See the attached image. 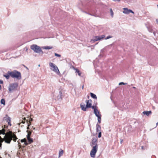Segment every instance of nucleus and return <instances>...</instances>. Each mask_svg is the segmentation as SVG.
Listing matches in <instances>:
<instances>
[{
    "instance_id": "obj_1",
    "label": "nucleus",
    "mask_w": 158,
    "mask_h": 158,
    "mask_svg": "<svg viewBox=\"0 0 158 158\" xmlns=\"http://www.w3.org/2000/svg\"><path fill=\"white\" fill-rule=\"evenodd\" d=\"M49 13L52 20L54 19H63L68 16L67 13L60 9L51 7L49 10Z\"/></svg>"
},
{
    "instance_id": "obj_2",
    "label": "nucleus",
    "mask_w": 158,
    "mask_h": 158,
    "mask_svg": "<svg viewBox=\"0 0 158 158\" xmlns=\"http://www.w3.org/2000/svg\"><path fill=\"white\" fill-rule=\"evenodd\" d=\"M5 137L4 138L5 142L8 143H10L12 139L14 141L16 142L18 139L16 135L13 133L12 131H9L7 132V135L5 136Z\"/></svg>"
},
{
    "instance_id": "obj_3",
    "label": "nucleus",
    "mask_w": 158,
    "mask_h": 158,
    "mask_svg": "<svg viewBox=\"0 0 158 158\" xmlns=\"http://www.w3.org/2000/svg\"><path fill=\"white\" fill-rule=\"evenodd\" d=\"M8 73L10 74V76L13 78H15L18 80H20L22 78L21 73L16 70L10 72L8 71Z\"/></svg>"
},
{
    "instance_id": "obj_4",
    "label": "nucleus",
    "mask_w": 158,
    "mask_h": 158,
    "mask_svg": "<svg viewBox=\"0 0 158 158\" xmlns=\"http://www.w3.org/2000/svg\"><path fill=\"white\" fill-rule=\"evenodd\" d=\"M31 48L35 53H39L41 52L42 54L43 53L40 47L36 44L31 45Z\"/></svg>"
},
{
    "instance_id": "obj_5",
    "label": "nucleus",
    "mask_w": 158,
    "mask_h": 158,
    "mask_svg": "<svg viewBox=\"0 0 158 158\" xmlns=\"http://www.w3.org/2000/svg\"><path fill=\"white\" fill-rule=\"evenodd\" d=\"M18 86V84L17 83H14L10 84L8 90L10 93L17 90Z\"/></svg>"
},
{
    "instance_id": "obj_6",
    "label": "nucleus",
    "mask_w": 158,
    "mask_h": 158,
    "mask_svg": "<svg viewBox=\"0 0 158 158\" xmlns=\"http://www.w3.org/2000/svg\"><path fill=\"white\" fill-rule=\"evenodd\" d=\"M49 65L50 67V69L53 71L55 72L57 74H59L60 71L58 69L57 67L54 64L50 62L49 64Z\"/></svg>"
},
{
    "instance_id": "obj_7",
    "label": "nucleus",
    "mask_w": 158,
    "mask_h": 158,
    "mask_svg": "<svg viewBox=\"0 0 158 158\" xmlns=\"http://www.w3.org/2000/svg\"><path fill=\"white\" fill-rule=\"evenodd\" d=\"M85 102L86 103V106L83 103H81L80 104V107L81 108V110L85 111L86 110V109L87 108H90L91 107L92 105V104L90 103L88 101H86Z\"/></svg>"
},
{
    "instance_id": "obj_8",
    "label": "nucleus",
    "mask_w": 158,
    "mask_h": 158,
    "mask_svg": "<svg viewBox=\"0 0 158 158\" xmlns=\"http://www.w3.org/2000/svg\"><path fill=\"white\" fill-rule=\"evenodd\" d=\"M92 148L90 152V155L91 157L94 158L96 153L98 151V146H91Z\"/></svg>"
},
{
    "instance_id": "obj_9",
    "label": "nucleus",
    "mask_w": 158,
    "mask_h": 158,
    "mask_svg": "<svg viewBox=\"0 0 158 158\" xmlns=\"http://www.w3.org/2000/svg\"><path fill=\"white\" fill-rule=\"evenodd\" d=\"M105 37V35H102L99 36H95L93 38V39H92L91 42L92 43H94L96 41L100 40L103 39Z\"/></svg>"
},
{
    "instance_id": "obj_10",
    "label": "nucleus",
    "mask_w": 158,
    "mask_h": 158,
    "mask_svg": "<svg viewBox=\"0 0 158 158\" xmlns=\"http://www.w3.org/2000/svg\"><path fill=\"white\" fill-rule=\"evenodd\" d=\"M55 95L56 97V99L58 100H62V93L61 91H59L58 92H56Z\"/></svg>"
},
{
    "instance_id": "obj_11",
    "label": "nucleus",
    "mask_w": 158,
    "mask_h": 158,
    "mask_svg": "<svg viewBox=\"0 0 158 158\" xmlns=\"http://www.w3.org/2000/svg\"><path fill=\"white\" fill-rule=\"evenodd\" d=\"M91 146H94V145L98 146V140L94 137L92 138L91 142L90 143Z\"/></svg>"
},
{
    "instance_id": "obj_12",
    "label": "nucleus",
    "mask_w": 158,
    "mask_h": 158,
    "mask_svg": "<svg viewBox=\"0 0 158 158\" xmlns=\"http://www.w3.org/2000/svg\"><path fill=\"white\" fill-rule=\"evenodd\" d=\"M123 13L124 14H128L130 13L134 14V12H133L132 10L128 9L127 8H123Z\"/></svg>"
},
{
    "instance_id": "obj_13",
    "label": "nucleus",
    "mask_w": 158,
    "mask_h": 158,
    "mask_svg": "<svg viewBox=\"0 0 158 158\" xmlns=\"http://www.w3.org/2000/svg\"><path fill=\"white\" fill-rule=\"evenodd\" d=\"M3 120L4 121H6V122L8 123V125L10 126H11V124L10 123V118L7 116H6L4 118Z\"/></svg>"
},
{
    "instance_id": "obj_14",
    "label": "nucleus",
    "mask_w": 158,
    "mask_h": 158,
    "mask_svg": "<svg viewBox=\"0 0 158 158\" xmlns=\"http://www.w3.org/2000/svg\"><path fill=\"white\" fill-rule=\"evenodd\" d=\"M147 27L148 28V30L150 32H153L154 31L152 28V26L150 24L147 25L146 24Z\"/></svg>"
},
{
    "instance_id": "obj_15",
    "label": "nucleus",
    "mask_w": 158,
    "mask_h": 158,
    "mask_svg": "<svg viewBox=\"0 0 158 158\" xmlns=\"http://www.w3.org/2000/svg\"><path fill=\"white\" fill-rule=\"evenodd\" d=\"M72 68H73L75 70V73H77L78 75L79 76H81V73L80 72V71L78 69H77V68H75L74 67H73V66H72Z\"/></svg>"
},
{
    "instance_id": "obj_16",
    "label": "nucleus",
    "mask_w": 158,
    "mask_h": 158,
    "mask_svg": "<svg viewBox=\"0 0 158 158\" xmlns=\"http://www.w3.org/2000/svg\"><path fill=\"white\" fill-rule=\"evenodd\" d=\"M152 112L151 111H144L143 112V113L144 115H146L147 116H148L150 114H151Z\"/></svg>"
},
{
    "instance_id": "obj_17",
    "label": "nucleus",
    "mask_w": 158,
    "mask_h": 158,
    "mask_svg": "<svg viewBox=\"0 0 158 158\" xmlns=\"http://www.w3.org/2000/svg\"><path fill=\"white\" fill-rule=\"evenodd\" d=\"M101 130V127L100 125L97 124H96V131L98 132L99 131H100Z\"/></svg>"
},
{
    "instance_id": "obj_18",
    "label": "nucleus",
    "mask_w": 158,
    "mask_h": 158,
    "mask_svg": "<svg viewBox=\"0 0 158 158\" xmlns=\"http://www.w3.org/2000/svg\"><path fill=\"white\" fill-rule=\"evenodd\" d=\"M94 113L96 116L97 117L101 115H99V112L98 111V110H95V111H94Z\"/></svg>"
},
{
    "instance_id": "obj_19",
    "label": "nucleus",
    "mask_w": 158,
    "mask_h": 158,
    "mask_svg": "<svg viewBox=\"0 0 158 158\" xmlns=\"http://www.w3.org/2000/svg\"><path fill=\"white\" fill-rule=\"evenodd\" d=\"M29 121H28L27 119V120H26V119L25 118V120L26 121L27 123V124L28 127H27V129H29V127L30 125V124H29L28 122H29V123H30V122L31 121H32V118H30V119H29Z\"/></svg>"
},
{
    "instance_id": "obj_20",
    "label": "nucleus",
    "mask_w": 158,
    "mask_h": 158,
    "mask_svg": "<svg viewBox=\"0 0 158 158\" xmlns=\"http://www.w3.org/2000/svg\"><path fill=\"white\" fill-rule=\"evenodd\" d=\"M63 152L64 151L63 150L60 149V151L59 152V158L60 156L63 155Z\"/></svg>"
},
{
    "instance_id": "obj_21",
    "label": "nucleus",
    "mask_w": 158,
    "mask_h": 158,
    "mask_svg": "<svg viewBox=\"0 0 158 158\" xmlns=\"http://www.w3.org/2000/svg\"><path fill=\"white\" fill-rule=\"evenodd\" d=\"M90 94L91 97L92 98L97 99V96L95 94H94L92 93H90Z\"/></svg>"
},
{
    "instance_id": "obj_22",
    "label": "nucleus",
    "mask_w": 158,
    "mask_h": 158,
    "mask_svg": "<svg viewBox=\"0 0 158 158\" xmlns=\"http://www.w3.org/2000/svg\"><path fill=\"white\" fill-rule=\"evenodd\" d=\"M27 138L29 143H31L33 142L32 139L30 138V137H29V136H28V137H27Z\"/></svg>"
},
{
    "instance_id": "obj_23",
    "label": "nucleus",
    "mask_w": 158,
    "mask_h": 158,
    "mask_svg": "<svg viewBox=\"0 0 158 158\" xmlns=\"http://www.w3.org/2000/svg\"><path fill=\"white\" fill-rule=\"evenodd\" d=\"M20 139H19V140H18V145H19V146H21L20 145ZM26 140V139L24 138L23 139H21V140H20V141L22 142V143H23V142H25V141Z\"/></svg>"
},
{
    "instance_id": "obj_24",
    "label": "nucleus",
    "mask_w": 158,
    "mask_h": 158,
    "mask_svg": "<svg viewBox=\"0 0 158 158\" xmlns=\"http://www.w3.org/2000/svg\"><path fill=\"white\" fill-rule=\"evenodd\" d=\"M3 76L6 78L7 79H9L10 78V74L8 73V72L7 73V74H6L5 75H4Z\"/></svg>"
},
{
    "instance_id": "obj_25",
    "label": "nucleus",
    "mask_w": 158,
    "mask_h": 158,
    "mask_svg": "<svg viewBox=\"0 0 158 158\" xmlns=\"http://www.w3.org/2000/svg\"><path fill=\"white\" fill-rule=\"evenodd\" d=\"M5 134V130L3 129L2 130H0V135L1 134Z\"/></svg>"
},
{
    "instance_id": "obj_26",
    "label": "nucleus",
    "mask_w": 158,
    "mask_h": 158,
    "mask_svg": "<svg viewBox=\"0 0 158 158\" xmlns=\"http://www.w3.org/2000/svg\"><path fill=\"white\" fill-rule=\"evenodd\" d=\"M3 141V139L0 136V148H1L2 147V143Z\"/></svg>"
},
{
    "instance_id": "obj_27",
    "label": "nucleus",
    "mask_w": 158,
    "mask_h": 158,
    "mask_svg": "<svg viewBox=\"0 0 158 158\" xmlns=\"http://www.w3.org/2000/svg\"><path fill=\"white\" fill-rule=\"evenodd\" d=\"M98 122L99 123H101V115L98 117Z\"/></svg>"
},
{
    "instance_id": "obj_28",
    "label": "nucleus",
    "mask_w": 158,
    "mask_h": 158,
    "mask_svg": "<svg viewBox=\"0 0 158 158\" xmlns=\"http://www.w3.org/2000/svg\"><path fill=\"white\" fill-rule=\"evenodd\" d=\"M1 103L2 104L5 105V101L4 99H2L1 100Z\"/></svg>"
},
{
    "instance_id": "obj_29",
    "label": "nucleus",
    "mask_w": 158,
    "mask_h": 158,
    "mask_svg": "<svg viewBox=\"0 0 158 158\" xmlns=\"http://www.w3.org/2000/svg\"><path fill=\"white\" fill-rule=\"evenodd\" d=\"M97 107L94 106H92L91 105V107L90 108H91L92 109H94V111L95 110H97L98 109H97Z\"/></svg>"
},
{
    "instance_id": "obj_30",
    "label": "nucleus",
    "mask_w": 158,
    "mask_h": 158,
    "mask_svg": "<svg viewBox=\"0 0 158 158\" xmlns=\"http://www.w3.org/2000/svg\"><path fill=\"white\" fill-rule=\"evenodd\" d=\"M44 49H50L52 48V47H50V46H46L44 47Z\"/></svg>"
},
{
    "instance_id": "obj_31",
    "label": "nucleus",
    "mask_w": 158,
    "mask_h": 158,
    "mask_svg": "<svg viewBox=\"0 0 158 158\" xmlns=\"http://www.w3.org/2000/svg\"><path fill=\"white\" fill-rule=\"evenodd\" d=\"M153 33L154 36L158 37V33H156L155 31H153Z\"/></svg>"
},
{
    "instance_id": "obj_32",
    "label": "nucleus",
    "mask_w": 158,
    "mask_h": 158,
    "mask_svg": "<svg viewBox=\"0 0 158 158\" xmlns=\"http://www.w3.org/2000/svg\"><path fill=\"white\" fill-rule=\"evenodd\" d=\"M110 15L112 17H113V15H114V13L113 11V10L111 9H110Z\"/></svg>"
},
{
    "instance_id": "obj_33",
    "label": "nucleus",
    "mask_w": 158,
    "mask_h": 158,
    "mask_svg": "<svg viewBox=\"0 0 158 158\" xmlns=\"http://www.w3.org/2000/svg\"><path fill=\"white\" fill-rule=\"evenodd\" d=\"M102 136V133L101 131L98 132V137L100 138Z\"/></svg>"
},
{
    "instance_id": "obj_34",
    "label": "nucleus",
    "mask_w": 158,
    "mask_h": 158,
    "mask_svg": "<svg viewBox=\"0 0 158 158\" xmlns=\"http://www.w3.org/2000/svg\"><path fill=\"white\" fill-rule=\"evenodd\" d=\"M112 36L110 35V36H107L106 38H105V39L106 40H107L110 38H112Z\"/></svg>"
},
{
    "instance_id": "obj_35",
    "label": "nucleus",
    "mask_w": 158,
    "mask_h": 158,
    "mask_svg": "<svg viewBox=\"0 0 158 158\" xmlns=\"http://www.w3.org/2000/svg\"><path fill=\"white\" fill-rule=\"evenodd\" d=\"M31 133V131L28 132L27 135V137H28V136H29V137H30Z\"/></svg>"
},
{
    "instance_id": "obj_36",
    "label": "nucleus",
    "mask_w": 158,
    "mask_h": 158,
    "mask_svg": "<svg viewBox=\"0 0 158 158\" xmlns=\"http://www.w3.org/2000/svg\"><path fill=\"white\" fill-rule=\"evenodd\" d=\"M127 84V83H124L123 82H120L119 83V85H126Z\"/></svg>"
},
{
    "instance_id": "obj_37",
    "label": "nucleus",
    "mask_w": 158,
    "mask_h": 158,
    "mask_svg": "<svg viewBox=\"0 0 158 158\" xmlns=\"http://www.w3.org/2000/svg\"><path fill=\"white\" fill-rule=\"evenodd\" d=\"M55 56H57V57H60L61 56V55L58 54H57V53H55Z\"/></svg>"
},
{
    "instance_id": "obj_38",
    "label": "nucleus",
    "mask_w": 158,
    "mask_h": 158,
    "mask_svg": "<svg viewBox=\"0 0 158 158\" xmlns=\"http://www.w3.org/2000/svg\"><path fill=\"white\" fill-rule=\"evenodd\" d=\"M24 142V144L25 145H27L28 144V143L26 140V141H25Z\"/></svg>"
},
{
    "instance_id": "obj_39",
    "label": "nucleus",
    "mask_w": 158,
    "mask_h": 158,
    "mask_svg": "<svg viewBox=\"0 0 158 158\" xmlns=\"http://www.w3.org/2000/svg\"><path fill=\"white\" fill-rule=\"evenodd\" d=\"M86 101H88L90 103H91L92 100L91 99H89V100H86Z\"/></svg>"
},
{
    "instance_id": "obj_40",
    "label": "nucleus",
    "mask_w": 158,
    "mask_h": 158,
    "mask_svg": "<svg viewBox=\"0 0 158 158\" xmlns=\"http://www.w3.org/2000/svg\"><path fill=\"white\" fill-rule=\"evenodd\" d=\"M112 0L114 2H120V0Z\"/></svg>"
},
{
    "instance_id": "obj_41",
    "label": "nucleus",
    "mask_w": 158,
    "mask_h": 158,
    "mask_svg": "<svg viewBox=\"0 0 158 158\" xmlns=\"http://www.w3.org/2000/svg\"><path fill=\"white\" fill-rule=\"evenodd\" d=\"M141 149H142V150H144V147L143 146H141Z\"/></svg>"
},
{
    "instance_id": "obj_42",
    "label": "nucleus",
    "mask_w": 158,
    "mask_h": 158,
    "mask_svg": "<svg viewBox=\"0 0 158 158\" xmlns=\"http://www.w3.org/2000/svg\"><path fill=\"white\" fill-rule=\"evenodd\" d=\"M0 83L1 84H2L3 83V81L2 80H0Z\"/></svg>"
},
{
    "instance_id": "obj_43",
    "label": "nucleus",
    "mask_w": 158,
    "mask_h": 158,
    "mask_svg": "<svg viewBox=\"0 0 158 158\" xmlns=\"http://www.w3.org/2000/svg\"><path fill=\"white\" fill-rule=\"evenodd\" d=\"M24 66V67H25V68H26L27 70H28V68H27L26 66L25 65H23Z\"/></svg>"
},
{
    "instance_id": "obj_44",
    "label": "nucleus",
    "mask_w": 158,
    "mask_h": 158,
    "mask_svg": "<svg viewBox=\"0 0 158 158\" xmlns=\"http://www.w3.org/2000/svg\"><path fill=\"white\" fill-rule=\"evenodd\" d=\"M84 85H83L82 86V89H83V88H84Z\"/></svg>"
},
{
    "instance_id": "obj_45",
    "label": "nucleus",
    "mask_w": 158,
    "mask_h": 158,
    "mask_svg": "<svg viewBox=\"0 0 158 158\" xmlns=\"http://www.w3.org/2000/svg\"><path fill=\"white\" fill-rule=\"evenodd\" d=\"M4 128H5L6 127L7 128V126H6L5 125H4Z\"/></svg>"
},
{
    "instance_id": "obj_46",
    "label": "nucleus",
    "mask_w": 158,
    "mask_h": 158,
    "mask_svg": "<svg viewBox=\"0 0 158 158\" xmlns=\"http://www.w3.org/2000/svg\"><path fill=\"white\" fill-rule=\"evenodd\" d=\"M156 23L158 24V20H156Z\"/></svg>"
},
{
    "instance_id": "obj_47",
    "label": "nucleus",
    "mask_w": 158,
    "mask_h": 158,
    "mask_svg": "<svg viewBox=\"0 0 158 158\" xmlns=\"http://www.w3.org/2000/svg\"><path fill=\"white\" fill-rule=\"evenodd\" d=\"M123 140H122L121 141V143H122V142H123Z\"/></svg>"
},
{
    "instance_id": "obj_48",
    "label": "nucleus",
    "mask_w": 158,
    "mask_h": 158,
    "mask_svg": "<svg viewBox=\"0 0 158 158\" xmlns=\"http://www.w3.org/2000/svg\"><path fill=\"white\" fill-rule=\"evenodd\" d=\"M158 123H156V126L158 125Z\"/></svg>"
},
{
    "instance_id": "obj_49",
    "label": "nucleus",
    "mask_w": 158,
    "mask_h": 158,
    "mask_svg": "<svg viewBox=\"0 0 158 158\" xmlns=\"http://www.w3.org/2000/svg\"><path fill=\"white\" fill-rule=\"evenodd\" d=\"M89 98V96H88V98Z\"/></svg>"
},
{
    "instance_id": "obj_50",
    "label": "nucleus",
    "mask_w": 158,
    "mask_h": 158,
    "mask_svg": "<svg viewBox=\"0 0 158 158\" xmlns=\"http://www.w3.org/2000/svg\"><path fill=\"white\" fill-rule=\"evenodd\" d=\"M25 123V122H23V123Z\"/></svg>"
},
{
    "instance_id": "obj_51",
    "label": "nucleus",
    "mask_w": 158,
    "mask_h": 158,
    "mask_svg": "<svg viewBox=\"0 0 158 158\" xmlns=\"http://www.w3.org/2000/svg\"><path fill=\"white\" fill-rule=\"evenodd\" d=\"M89 14V15H91V14Z\"/></svg>"
},
{
    "instance_id": "obj_52",
    "label": "nucleus",
    "mask_w": 158,
    "mask_h": 158,
    "mask_svg": "<svg viewBox=\"0 0 158 158\" xmlns=\"http://www.w3.org/2000/svg\"><path fill=\"white\" fill-rule=\"evenodd\" d=\"M98 44V43H97V44H96L95 45V46L97 44Z\"/></svg>"
},
{
    "instance_id": "obj_53",
    "label": "nucleus",
    "mask_w": 158,
    "mask_h": 158,
    "mask_svg": "<svg viewBox=\"0 0 158 158\" xmlns=\"http://www.w3.org/2000/svg\"><path fill=\"white\" fill-rule=\"evenodd\" d=\"M133 88H134V89L135 88V87H133Z\"/></svg>"
},
{
    "instance_id": "obj_54",
    "label": "nucleus",
    "mask_w": 158,
    "mask_h": 158,
    "mask_svg": "<svg viewBox=\"0 0 158 158\" xmlns=\"http://www.w3.org/2000/svg\"><path fill=\"white\" fill-rule=\"evenodd\" d=\"M39 66H40V64L39 65Z\"/></svg>"
}]
</instances>
